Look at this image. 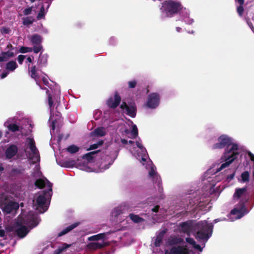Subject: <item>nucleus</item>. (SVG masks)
I'll return each instance as SVG.
<instances>
[{"label":"nucleus","instance_id":"nucleus-11","mask_svg":"<svg viewBox=\"0 0 254 254\" xmlns=\"http://www.w3.org/2000/svg\"><path fill=\"white\" fill-rule=\"evenodd\" d=\"M26 142L33 156H37V155H39V151L36 146L34 139L28 137L26 139Z\"/></svg>","mask_w":254,"mask_h":254},{"label":"nucleus","instance_id":"nucleus-31","mask_svg":"<svg viewBox=\"0 0 254 254\" xmlns=\"http://www.w3.org/2000/svg\"><path fill=\"white\" fill-rule=\"evenodd\" d=\"M70 244H67L64 243L63 244L61 247H59L57 250H55L53 254H60L61 253L70 247Z\"/></svg>","mask_w":254,"mask_h":254},{"label":"nucleus","instance_id":"nucleus-48","mask_svg":"<svg viewBox=\"0 0 254 254\" xmlns=\"http://www.w3.org/2000/svg\"><path fill=\"white\" fill-rule=\"evenodd\" d=\"M244 11V8L243 7V5H240L239 6L237 7V12L240 16L243 15Z\"/></svg>","mask_w":254,"mask_h":254},{"label":"nucleus","instance_id":"nucleus-5","mask_svg":"<svg viewBox=\"0 0 254 254\" xmlns=\"http://www.w3.org/2000/svg\"><path fill=\"white\" fill-rule=\"evenodd\" d=\"M120 108L123 110H126L125 113L131 118H134L136 116L137 112V108L135 103H129L128 105L126 102H123L120 105Z\"/></svg>","mask_w":254,"mask_h":254},{"label":"nucleus","instance_id":"nucleus-21","mask_svg":"<svg viewBox=\"0 0 254 254\" xmlns=\"http://www.w3.org/2000/svg\"><path fill=\"white\" fill-rule=\"evenodd\" d=\"M107 245L105 243H100L99 242H91L88 244L87 247L89 249L92 250H96L98 249H101Z\"/></svg>","mask_w":254,"mask_h":254},{"label":"nucleus","instance_id":"nucleus-63","mask_svg":"<svg viewBox=\"0 0 254 254\" xmlns=\"http://www.w3.org/2000/svg\"><path fill=\"white\" fill-rule=\"evenodd\" d=\"M234 177V174H233L232 175H231L230 176L228 177V178H230L231 179H232Z\"/></svg>","mask_w":254,"mask_h":254},{"label":"nucleus","instance_id":"nucleus-50","mask_svg":"<svg viewBox=\"0 0 254 254\" xmlns=\"http://www.w3.org/2000/svg\"><path fill=\"white\" fill-rule=\"evenodd\" d=\"M34 60V57L33 56H29L26 59V62H28L29 63H31Z\"/></svg>","mask_w":254,"mask_h":254},{"label":"nucleus","instance_id":"nucleus-47","mask_svg":"<svg viewBox=\"0 0 254 254\" xmlns=\"http://www.w3.org/2000/svg\"><path fill=\"white\" fill-rule=\"evenodd\" d=\"M25 58V56L20 55L17 57V60L19 64H22Z\"/></svg>","mask_w":254,"mask_h":254},{"label":"nucleus","instance_id":"nucleus-34","mask_svg":"<svg viewBox=\"0 0 254 254\" xmlns=\"http://www.w3.org/2000/svg\"><path fill=\"white\" fill-rule=\"evenodd\" d=\"M6 123L4 124L5 126H6L9 130L11 132H14L19 130V127L15 124H9L6 125Z\"/></svg>","mask_w":254,"mask_h":254},{"label":"nucleus","instance_id":"nucleus-14","mask_svg":"<svg viewBox=\"0 0 254 254\" xmlns=\"http://www.w3.org/2000/svg\"><path fill=\"white\" fill-rule=\"evenodd\" d=\"M48 55L47 54H43L41 53L37 61L39 67L42 68L46 66L48 63Z\"/></svg>","mask_w":254,"mask_h":254},{"label":"nucleus","instance_id":"nucleus-27","mask_svg":"<svg viewBox=\"0 0 254 254\" xmlns=\"http://www.w3.org/2000/svg\"><path fill=\"white\" fill-rule=\"evenodd\" d=\"M22 24L26 27H29L35 21V18L32 16H28L22 18Z\"/></svg>","mask_w":254,"mask_h":254},{"label":"nucleus","instance_id":"nucleus-64","mask_svg":"<svg viewBox=\"0 0 254 254\" xmlns=\"http://www.w3.org/2000/svg\"><path fill=\"white\" fill-rule=\"evenodd\" d=\"M182 30V29L181 27H176V30L177 31H179Z\"/></svg>","mask_w":254,"mask_h":254},{"label":"nucleus","instance_id":"nucleus-29","mask_svg":"<svg viewBox=\"0 0 254 254\" xmlns=\"http://www.w3.org/2000/svg\"><path fill=\"white\" fill-rule=\"evenodd\" d=\"M100 152V150H98L88 152V153L84 154L83 158L84 159L87 160L88 161H91L93 159H94V158H95L94 155Z\"/></svg>","mask_w":254,"mask_h":254},{"label":"nucleus","instance_id":"nucleus-35","mask_svg":"<svg viewBox=\"0 0 254 254\" xmlns=\"http://www.w3.org/2000/svg\"><path fill=\"white\" fill-rule=\"evenodd\" d=\"M149 176L150 178L154 177L155 178H156V182L158 181V185L160 184V182H161L160 177L157 174L153 168H151L149 171Z\"/></svg>","mask_w":254,"mask_h":254},{"label":"nucleus","instance_id":"nucleus-44","mask_svg":"<svg viewBox=\"0 0 254 254\" xmlns=\"http://www.w3.org/2000/svg\"><path fill=\"white\" fill-rule=\"evenodd\" d=\"M130 133L132 135V138H134L138 135V129L136 125L132 126Z\"/></svg>","mask_w":254,"mask_h":254},{"label":"nucleus","instance_id":"nucleus-39","mask_svg":"<svg viewBox=\"0 0 254 254\" xmlns=\"http://www.w3.org/2000/svg\"><path fill=\"white\" fill-rule=\"evenodd\" d=\"M130 219L135 223H139L143 220V219L137 215L130 214L129 215Z\"/></svg>","mask_w":254,"mask_h":254},{"label":"nucleus","instance_id":"nucleus-13","mask_svg":"<svg viewBox=\"0 0 254 254\" xmlns=\"http://www.w3.org/2000/svg\"><path fill=\"white\" fill-rule=\"evenodd\" d=\"M50 2L44 1L43 3L39 12H38L37 18L38 19L44 18L45 15L48 11V9L50 5Z\"/></svg>","mask_w":254,"mask_h":254},{"label":"nucleus","instance_id":"nucleus-57","mask_svg":"<svg viewBox=\"0 0 254 254\" xmlns=\"http://www.w3.org/2000/svg\"><path fill=\"white\" fill-rule=\"evenodd\" d=\"M5 235V232L3 230L0 229V237H3Z\"/></svg>","mask_w":254,"mask_h":254},{"label":"nucleus","instance_id":"nucleus-42","mask_svg":"<svg viewBox=\"0 0 254 254\" xmlns=\"http://www.w3.org/2000/svg\"><path fill=\"white\" fill-rule=\"evenodd\" d=\"M32 52V47H24L22 46L20 48L19 50V52L21 53H27L29 52Z\"/></svg>","mask_w":254,"mask_h":254},{"label":"nucleus","instance_id":"nucleus-33","mask_svg":"<svg viewBox=\"0 0 254 254\" xmlns=\"http://www.w3.org/2000/svg\"><path fill=\"white\" fill-rule=\"evenodd\" d=\"M105 237V233H100L95 235L92 236L88 238L90 241H98L104 239Z\"/></svg>","mask_w":254,"mask_h":254},{"label":"nucleus","instance_id":"nucleus-20","mask_svg":"<svg viewBox=\"0 0 254 254\" xmlns=\"http://www.w3.org/2000/svg\"><path fill=\"white\" fill-rule=\"evenodd\" d=\"M247 190V187L243 188H236L233 195L234 199H239L241 197L245 195Z\"/></svg>","mask_w":254,"mask_h":254},{"label":"nucleus","instance_id":"nucleus-40","mask_svg":"<svg viewBox=\"0 0 254 254\" xmlns=\"http://www.w3.org/2000/svg\"><path fill=\"white\" fill-rule=\"evenodd\" d=\"M24 169H19L17 168H13L10 173L11 176H15L23 173Z\"/></svg>","mask_w":254,"mask_h":254},{"label":"nucleus","instance_id":"nucleus-49","mask_svg":"<svg viewBox=\"0 0 254 254\" xmlns=\"http://www.w3.org/2000/svg\"><path fill=\"white\" fill-rule=\"evenodd\" d=\"M48 104L50 109H51L53 107L54 102L53 101L52 98L50 95L48 96Z\"/></svg>","mask_w":254,"mask_h":254},{"label":"nucleus","instance_id":"nucleus-30","mask_svg":"<svg viewBox=\"0 0 254 254\" xmlns=\"http://www.w3.org/2000/svg\"><path fill=\"white\" fill-rule=\"evenodd\" d=\"M186 241L188 244L191 245L194 249L198 250L200 252L202 251V248H201L200 246L198 244H197L193 238H187L186 239Z\"/></svg>","mask_w":254,"mask_h":254},{"label":"nucleus","instance_id":"nucleus-25","mask_svg":"<svg viewBox=\"0 0 254 254\" xmlns=\"http://www.w3.org/2000/svg\"><path fill=\"white\" fill-rule=\"evenodd\" d=\"M79 225V222H76L74 223L69 226L66 227L65 229H64L63 230H62L61 232H60L58 236L61 237L62 236L67 233L69 232L71 230H72L73 229L77 227Z\"/></svg>","mask_w":254,"mask_h":254},{"label":"nucleus","instance_id":"nucleus-37","mask_svg":"<svg viewBox=\"0 0 254 254\" xmlns=\"http://www.w3.org/2000/svg\"><path fill=\"white\" fill-rule=\"evenodd\" d=\"M79 150V147L75 145H70L66 148V150L71 154L75 153L78 152Z\"/></svg>","mask_w":254,"mask_h":254},{"label":"nucleus","instance_id":"nucleus-6","mask_svg":"<svg viewBox=\"0 0 254 254\" xmlns=\"http://www.w3.org/2000/svg\"><path fill=\"white\" fill-rule=\"evenodd\" d=\"M160 102V96L157 93H152L148 96L147 106L151 109L158 107Z\"/></svg>","mask_w":254,"mask_h":254},{"label":"nucleus","instance_id":"nucleus-61","mask_svg":"<svg viewBox=\"0 0 254 254\" xmlns=\"http://www.w3.org/2000/svg\"><path fill=\"white\" fill-rule=\"evenodd\" d=\"M124 132L125 134H128L130 133V131L129 129H126L125 130H124Z\"/></svg>","mask_w":254,"mask_h":254},{"label":"nucleus","instance_id":"nucleus-8","mask_svg":"<svg viewBox=\"0 0 254 254\" xmlns=\"http://www.w3.org/2000/svg\"><path fill=\"white\" fill-rule=\"evenodd\" d=\"M195 224H193L192 220H188L181 223L180 224L181 231L190 236V233L193 230H195Z\"/></svg>","mask_w":254,"mask_h":254},{"label":"nucleus","instance_id":"nucleus-22","mask_svg":"<svg viewBox=\"0 0 254 254\" xmlns=\"http://www.w3.org/2000/svg\"><path fill=\"white\" fill-rule=\"evenodd\" d=\"M13 52L11 51L2 52L0 54V62L7 61L10 58L14 56Z\"/></svg>","mask_w":254,"mask_h":254},{"label":"nucleus","instance_id":"nucleus-19","mask_svg":"<svg viewBox=\"0 0 254 254\" xmlns=\"http://www.w3.org/2000/svg\"><path fill=\"white\" fill-rule=\"evenodd\" d=\"M248 198H242L240 202L235 206L234 208H236L238 210H241L243 212H249L247 207H246V203L248 201Z\"/></svg>","mask_w":254,"mask_h":254},{"label":"nucleus","instance_id":"nucleus-51","mask_svg":"<svg viewBox=\"0 0 254 254\" xmlns=\"http://www.w3.org/2000/svg\"><path fill=\"white\" fill-rule=\"evenodd\" d=\"M42 81H43V82L44 83V84L46 85V86H48V84H49V81L48 80V79L45 77H43L42 78Z\"/></svg>","mask_w":254,"mask_h":254},{"label":"nucleus","instance_id":"nucleus-28","mask_svg":"<svg viewBox=\"0 0 254 254\" xmlns=\"http://www.w3.org/2000/svg\"><path fill=\"white\" fill-rule=\"evenodd\" d=\"M247 213L248 212H243L241 210H238L236 208H233L230 212L231 215L236 216V219H240Z\"/></svg>","mask_w":254,"mask_h":254},{"label":"nucleus","instance_id":"nucleus-43","mask_svg":"<svg viewBox=\"0 0 254 254\" xmlns=\"http://www.w3.org/2000/svg\"><path fill=\"white\" fill-rule=\"evenodd\" d=\"M42 50V45H33V47H32V52L33 51L36 54L38 53Z\"/></svg>","mask_w":254,"mask_h":254},{"label":"nucleus","instance_id":"nucleus-24","mask_svg":"<svg viewBox=\"0 0 254 254\" xmlns=\"http://www.w3.org/2000/svg\"><path fill=\"white\" fill-rule=\"evenodd\" d=\"M43 38L38 34H34L30 38V42L33 45H42Z\"/></svg>","mask_w":254,"mask_h":254},{"label":"nucleus","instance_id":"nucleus-60","mask_svg":"<svg viewBox=\"0 0 254 254\" xmlns=\"http://www.w3.org/2000/svg\"><path fill=\"white\" fill-rule=\"evenodd\" d=\"M55 121L52 122V129L54 130L55 129Z\"/></svg>","mask_w":254,"mask_h":254},{"label":"nucleus","instance_id":"nucleus-45","mask_svg":"<svg viewBox=\"0 0 254 254\" xmlns=\"http://www.w3.org/2000/svg\"><path fill=\"white\" fill-rule=\"evenodd\" d=\"M32 6L24 8L23 10V15L25 16H28L31 14L32 11Z\"/></svg>","mask_w":254,"mask_h":254},{"label":"nucleus","instance_id":"nucleus-54","mask_svg":"<svg viewBox=\"0 0 254 254\" xmlns=\"http://www.w3.org/2000/svg\"><path fill=\"white\" fill-rule=\"evenodd\" d=\"M8 72H3L0 75V77L1 79H3L7 76L8 75Z\"/></svg>","mask_w":254,"mask_h":254},{"label":"nucleus","instance_id":"nucleus-18","mask_svg":"<svg viewBox=\"0 0 254 254\" xmlns=\"http://www.w3.org/2000/svg\"><path fill=\"white\" fill-rule=\"evenodd\" d=\"M29 73L30 74V76L32 78L34 79L37 83V80L39 79V75L37 73L38 68L36 65H32L31 67L30 64L28 65ZM38 84V83H37Z\"/></svg>","mask_w":254,"mask_h":254},{"label":"nucleus","instance_id":"nucleus-52","mask_svg":"<svg viewBox=\"0 0 254 254\" xmlns=\"http://www.w3.org/2000/svg\"><path fill=\"white\" fill-rule=\"evenodd\" d=\"M159 207L160 206L159 205H156L152 209V211L154 212H158L159 211Z\"/></svg>","mask_w":254,"mask_h":254},{"label":"nucleus","instance_id":"nucleus-62","mask_svg":"<svg viewBox=\"0 0 254 254\" xmlns=\"http://www.w3.org/2000/svg\"><path fill=\"white\" fill-rule=\"evenodd\" d=\"M220 221H221V220L220 219H219V218L216 219H215L214 220V223H217L218 222H219Z\"/></svg>","mask_w":254,"mask_h":254},{"label":"nucleus","instance_id":"nucleus-3","mask_svg":"<svg viewBox=\"0 0 254 254\" xmlns=\"http://www.w3.org/2000/svg\"><path fill=\"white\" fill-rule=\"evenodd\" d=\"M49 189L48 190H43L39 193V195L36 199L35 206L36 209L43 213L45 212L48 207L46 205V201L48 198L51 197L52 194V184L47 179H46Z\"/></svg>","mask_w":254,"mask_h":254},{"label":"nucleus","instance_id":"nucleus-56","mask_svg":"<svg viewBox=\"0 0 254 254\" xmlns=\"http://www.w3.org/2000/svg\"><path fill=\"white\" fill-rule=\"evenodd\" d=\"M121 141L122 143L124 145H126L128 143V141L126 139H121Z\"/></svg>","mask_w":254,"mask_h":254},{"label":"nucleus","instance_id":"nucleus-26","mask_svg":"<svg viewBox=\"0 0 254 254\" xmlns=\"http://www.w3.org/2000/svg\"><path fill=\"white\" fill-rule=\"evenodd\" d=\"M183 241L182 238L178 237H170L168 239V243L170 246L181 244Z\"/></svg>","mask_w":254,"mask_h":254},{"label":"nucleus","instance_id":"nucleus-1","mask_svg":"<svg viewBox=\"0 0 254 254\" xmlns=\"http://www.w3.org/2000/svg\"><path fill=\"white\" fill-rule=\"evenodd\" d=\"M218 142L212 146V149H220L225 148L223 155L221 157V161L225 162L221 165L217 172H220L228 167L237 158L239 154V146L237 143L233 142L231 137L226 134L220 135L218 138Z\"/></svg>","mask_w":254,"mask_h":254},{"label":"nucleus","instance_id":"nucleus-53","mask_svg":"<svg viewBox=\"0 0 254 254\" xmlns=\"http://www.w3.org/2000/svg\"><path fill=\"white\" fill-rule=\"evenodd\" d=\"M151 178L152 179V181H153V183L158 184V186L159 187V190H160V189L162 190L163 189L162 188H161V187H160L161 183L159 185H158V181L156 182V178H155L154 177H152Z\"/></svg>","mask_w":254,"mask_h":254},{"label":"nucleus","instance_id":"nucleus-15","mask_svg":"<svg viewBox=\"0 0 254 254\" xmlns=\"http://www.w3.org/2000/svg\"><path fill=\"white\" fill-rule=\"evenodd\" d=\"M167 232V229H165L159 233L158 235L156 236L154 243V245L155 247H159L161 245L164 236Z\"/></svg>","mask_w":254,"mask_h":254},{"label":"nucleus","instance_id":"nucleus-10","mask_svg":"<svg viewBox=\"0 0 254 254\" xmlns=\"http://www.w3.org/2000/svg\"><path fill=\"white\" fill-rule=\"evenodd\" d=\"M189 250L181 246L172 247L170 251L165 250L164 254H189Z\"/></svg>","mask_w":254,"mask_h":254},{"label":"nucleus","instance_id":"nucleus-58","mask_svg":"<svg viewBox=\"0 0 254 254\" xmlns=\"http://www.w3.org/2000/svg\"><path fill=\"white\" fill-rule=\"evenodd\" d=\"M240 5H243L244 0H236Z\"/></svg>","mask_w":254,"mask_h":254},{"label":"nucleus","instance_id":"nucleus-2","mask_svg":"<svg viewBox=\"0 0 254 254\" xmlns=\"http://www.w3.org/2000/svg\"><path fill=\"white\" fill-rule=\"evenodd\" d=\"M160 10L161 16L163 18L171 17L181 11V15L185 22L188 24H191L193 22V19L189 17L190 11L186 8L183 9V6L179 1L172 0H165L162 3Z\"/></svg>","mask_w":254,"mask_h":254},{"label":"nucleus","instance_id":"nucleus-41","mask_svg":"<svg viewBox=\"0 0 254 254\" xmlns=\"http://www.w3.org/2000/svg\"><path fill=\"white\" fill-rule=\"evenodd\" d=\"M242 180L243 182H247L249 181L250 174L248 171H245L241 174Z\"/></svg>","mask_w":254,"mask_h":254},{"label":"nucleus","instance_id":"nucleus-7","mask_svg":"<svg viewBox=\"0 0 254 254\" xmlns=\"http://www.w3.org/2000/svg\"><path fill=\"white\" fill-rule=\"evenodd\" d=\"M121 97L118 92L114 93V98L110 97L106 101V105L110 108L116 109L121 102Z\"/></svg>","mask_w":254,"mask_h":254},{"label":"nucleus","instance_id":"nucleus-36","mask_svg":"<svg viewBox=\"0 0 254 254\" xmlns=\"http://www.w3.org/2000/svg\"><path fill=\"white\" fill-rule=\"evenodd\" d=\"M35 185L39 189H43L45 187L46 183L43 179H38L36 180Z\"/></svg>","mask_w":254,"mask_h":254},{"label":"nucleus","instance_id":"nucleus-23","mask_svg":"<svg viewBox=\"0 0 254 254\" xmlns=\"http://www.w3.org/2000/svg\"><path fill=\"white\" fill-rule=\"evenodd\" d=\"M28 230L25 226H22L16 230V233L20 238H23L28 233Z\"/></svg>","mask_w":254,"mask_h":254},{"label":"nucleus","instance_id":"nucleus-16","mask_svg":"<svg viewBox=\"0 0 254 254\" xmlns=\"http://www.w3.org/2000/svg\"><path fill=\"white\" fill-rule=\"evenodd\" d=\"M24 223L29 225L32 227H36L38 224V218L34 215H28L24 220Z\"/></svg>","mask_w":254,"mask_h":254},{"label":"nucleus","instance_id":"nucleus-38","mask_svg":"<svg viewBox=\"0 0 254 254\" xmlns=\"http://www.w3.org/2000/svg\"><path fill=\"white\" fill-rule=\"evenodd\" d=\"M104 143L103 140H100L96 143L90 145L89 148L87 149L88 150H94L98 148L99 147L102 145Z\"/></svg>","mask_w":254,"mask_h":254},{"label":"nucleus","instance_id":"nucleus-59","mask_svg":"<svg viewBox=\"0 0 254 254\" xmlns=\"http://www.w3.org/2000/svg\"><path fill=\"white\" fill-rule=\"evenodd\" d=\"M6 47L7 49H9L10 50H13L14 49V48L10 44H8Z\"/></svg>","mask_w":254,"mask_h":254},{"label":"nucleus","instance_id":"nucleus-55","mask_svg":"<svg viewBox=\"0 0 254 254\" xmlns=\"http://www.w3.org/2000/svg\"><path fill=\"white\" fill-rule=\"evenodd\" d=\"M136 145L140 149H142L143 148V145L138 141L136 142Z\"/></svg>","mask_w":254,"mask_h":254},{"label":"nucleus","instance_id":"nucleus-46","mask_svg":"<svg viewBox=\"0 0 254 254\" xmlns=\"http://www.w3.org/2000/svg\"><path fill=\"white\" fill-rule=\"evenodd\" d=\"M137 84V82L135 80H131L128 82V87L129 88H134Z\"/></svg>","mask_w":254,"mask_h":254},{"label":"nucleus","instance_id":"nucleus-12","mask_svg":"<svg viewBox=\"0 0 254 254\" xmlns=\"http://www.w3.org/2000/svg\"><path fill=\"white\" fill-rule=\"evenodd\" d=\"M18 148L16 145H10L5 150V153L7 159H10L17 153Z\"/></svg>","mask_w":254,"mask_h":254},{"label":"nucleus","instance_id":"nucleus-32","mask_svg":"<svg viewBox=\"0 0 254 254\" xmlns=\"http://www.w3.org/2000/svg\"><path fill=\"white\" fill-rule=\"evenodd\" d=\"M17 67L18 65L15 61H10L6 63L5 68L9 71H13Z\"/></svg>","mask_w":254,"mask_h":254},{"label":"nucleus","instance_id":"nucleus-9","mask_svg":"<svg viewBox=\"0 0 254 254\" xmlns=\"http://www.w3.org/2000/svg\"><path fill=\"white\" fill-rule=\"evenodd\" d=\"M19 207V205L18 203L11 201L3 205L2 210L3 212L7 214H9L13 211H16L18 209Z\"/></svg>","mask_w":254,"mask_h":254},{"label":"nucleus","instance_id":"nucleus-17","mask_svg":"<svg viewBox=\"0 0 254 254\" xmlns=\"http://www.w3.org/2000/svg\"><path fill=\"white\" fill-rule=\"evenodd\" d=\"M106 134V129L104 127H98L90 133L91 136L102 137Z\"/></svg>","mask_w":254,"mask_h":254},{"label":"nucleus","instance_id":"nucleus-4","mask_svg":"<svg viewBox=\"0 0 254 254\" xmlns=\"http://www.w3.org/2000/svg\"><path fill=\"white\" fill-rule=\"evenodd\" d=\"M213 225L205 221L199 222L195 224V230L197 231L195 235V238L207 241L211 236Z\"/></svg>","mask_w":254,"mask_h":254}]
</instances>
